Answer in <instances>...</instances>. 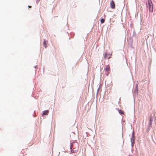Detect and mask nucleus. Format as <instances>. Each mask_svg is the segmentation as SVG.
I'll list each match as a JSON object with an SVG mask.
<instances>
[{
  "instance_id": "obj_1",
  "label": "nucleus",
  "mask_w": 156,
  "mask_h": 156,
  "mask_svg": "<svg viewBox=\"0 0 156 156\" xmlns=\"http://www.w3.org/2000/svg\"><path fill=\"white\" fill-rule=\"evenodd\" d=\"M148 3L149 6V11L150 12H153V5L151 0H148Z\"/></svg>"
},
{
  "instance_id": "obj_2",
  "label": "nucleus",
  "mask_w": 156,
  "mask_h": 156,
  "mask_svg": "<svg viewBox=\"0 0 156 156\" xmlns=\"http://www.w3.org/2000/svg\"><path fill=\"white\" fill-rule=\"evenodd\" d=\"M138 86L137 84L135 86V88L134 89V91L133 92V98H135L136 97V96L138 94Z\"/></svg>"
},
{
  "instance_id": "obj_3",
  "label": "nucleus",
  "mask_w": 156,
  "mask_h": 156,
  "mask_svg": "<svg viewBox=\"0 0 156 156\" xmlns=\"http://www.w3.org/2000/svg\"><path fill=\"white\" fill-rule=\"evenodd\" d=\"M70 148L71 149V151L72 153H75L77 151V150H75V148L74 147V144L73 143L71 144Z\"/></svg>"
},
{
  "instance_id": "obj_4",
  "label": "nucleus",
  "mask_w": 156,
  "mask_h": 156,
  "mask_svg": "<svg viewBox=\"0 0 156 156\" xmlns=\"http://www.w3.org/2000/svg\"><path fill=\"white\" fill-rule=\"evenodd\" d=\"M110 5L111 8L112 9H114L115 8V4L113 0H112L110 2Z\"/></svg>"
},
{
  "instance_id": "obj_5",
  "label": "nucleus",
  "mask_w": 156,
  "mask_h": 156,
  "mask_svg": "<svg viewBox=\"0 0 156 156\" xmlns=\"http://www.w3.org/2000/svg\"><path fill=\"white\" fill-rule=\"evenodd\" d=\"M111 54L110 53H108L107 52H106L104 54V58L106 59L107 58L109 59L110 58V57L109 56L108 57V55H111Z\"/></svg>"
},
{
  "instance_id": "obj_6",
  "label": "nucleus",
  "mask_w": 156,
  "mask_h": 156,
  "mask_svg": "<svg viewBox=\"0 0 156 156\" xmlns=\"http://www.w3.org/2000/svg\"><path fill=\"white\" fill-rule=\"evenodd\" d=\"M48 41L45 39H44V41L43 42V45L45 48H46L47 47V42Z\"/></svg>"
},
{
  "instance_id": "obj_7",
  "label": "nucleus",
  "mask_w": 156,
  "mask_h": 156,
  "mask_svg": "<svg viewBox=\"0 0 156 156\" xmlns=\"http://www.w3.org/2000/svg\"><path fill=\"white\" fill-rule=\"evenodd\" d=\"M110 69V68L108 65H107L106 67L104 68V70L106 71H108Z\"/></svg>"
},
{
  "instance_id": "obj_8",
  "label": "nucleus",
  "mask_w": 156,
  "mask_h": 156,
  "mask_svg": "<svg viewBox=\"0 0 156 156\" xmlns=\"http://www.w3.org/2000/svg\"><path fill=\"white\" fill-rule=\"evenodd\" d=\"M49 111L48 110H46L45 111H44L43 112V115H48V114L49 112Z\"/></svg>"
},
{
  "instance_id": "obj_9",
  "label": "nucleus",
  "mask_w": 156,
  "mask_h": 156,
  "mask_svg": "<svg viewBox=\"0 0 156 156\" xmlns=\"http://www.w3.org/2000/svg\"><path fill=\"white\" fill-rule=\"evenodd\" d=\"M75 143H74V147L75 148V150H77V151H78V145L77 144H74Z\"/></svg>"
},
{
  "instance_id": "obj_10",
  "label": "nucleus",
  "mask_w": 156,
  "mask_h": 156,
  "mask_svg": "<svg viewBox=\"0 0 156 156\" xmlns=\"http://www.w3.org/2000/svg\"><path fill=\"white\" fill-rule=\"evenodd\" d=\"M105 22V19L102 18L100 20V22L101 24L104 23Z\"/></svg>"
},
{
  "instance_id": "obj_11",
  "label": "nucleus",
  "mask_w": 156,
  "mask_h": 156,
  "mask_svg": "<svg viewBox=\"0 0 156 156\" xmlns=\"http://www.w3.org/2000/svg\"><path fill=\"white\" fill-rule=\"evenodd\" d=\"M119 113L121 114H124V112L122 110H119Z\"/></svg>"
},
{
  "instance_id": "obj_12",
  "label": "nucleus",
  "mask_w": 156,
  "mask_h": 156,
  "mask_svg": "<svg viewBox=\"0 0 156 156\" xmlns=\"http://www.w3.org/2000/svg\"><path fill=\"white\" fill-rule=\"evenodd\" d=\"M130 44H132L133 43V40L132 38L131 37L130 38Z\"/></svg>"
},
{
  "instance_id": "obj_13",
  "label": "nucleus",
  "mask_w": 156,
  "mask_h": 156,
  "mask_svg": "<svg viewBox=\"0 0 156 156\" xmlns=\"http://www.w3.org/2000/svg\"><path fill=\"white\" fill-rule=\"evenodd\" d=\"M129 46L131 48H134L133 47L132 44H129Z\"/></svg>"
},
{
  "instance_id": "obj_14",
  "label": "nucleus",
  "mask_w": 156,
  "mask_h": 156,
  "mask_svg": "<svg viewBox=\"0 0 156 156\" xmlns=\"http://www.w3.org/2000/svg\"><path fill=\"white\" fill-rule=\"evenodd\" d=\"M40 1V0H36V3L37 4H38L39 2Z\"/></svg>"
},
{
  "instance_id": "obj_15",
  "label": "nucleus",
  "mask_w": 156,
  "mask_h": 156,
  "mask_svg": "<svg viewBox=\"0 0 156 156\" xmlns=\"http://www.w3.org/2000/svg\"><path fill=\"white\" fill-rule=\"evenodd\" d=\"M99 91H97V94H96V95H97V96H96V98H97V97H98V93H99Z\"/></svg>"
},
{
  "instance_id": "obj_16",
  "label": "nucleus",
  "mask_w": 156,
  "mask_h": 156,
  "mask_svg": "<svg viewBox=\"0 0 156 156\" xmlns=\"http://www.w3.org/2000/svg\"><path fill=\"white\" fill-rule=\"evenodd\" d=\"M133 35H135L136 34V32H135L134 31L133 32Z\"/></svg>"
},
{
  "instance_id": "obj_17",
  "label": "nucleus",
  "mask_w": 156,
  "mask_h": 156,
  "mask_svg": "<svg viewBox=\"0 0 156 156\" xmlns=\"http://www.w3.org/2000/svg\"><path fill=\"white\" fill-rule=\"evenodd\" d=\"M100 90V87H99L98 88L97 91H99Z\"/></svg>"
},
{
  "instance_id": "obj_18",
  "label": "nucleus",
  "mask_w": 156,
  "mask_h": 156,
  "mask_svg": "<svg viewBox=\"0 0 156 156\" xmlns=\"http://www.w3.org/2000/svg\"><path fill=\"white\" fill-rule=\"evenodd\" d=\"M31 6H30V5H28V8H31Z\"/></svg>"
},
{
  "instance_id": "obj_19",
  "label": "nucleus",
  "mask_w": 156,
  "mask_h": 156,
  "mask_svg": "<svg viewBox=\"0 0 156 156\" xmlns=\"http://www.w3.org/2000/svg\"><path fill=\"white\" fill-rule=\"evenodd\" d=\"M37 66L36 65L35 66H34V67L36 69L37 68Z\"/></svg>"
},
{
  "instance_id": "obj_20",
  "label": "nucleus",
  "mask_w": 156,
  "mask_h": 156,
  "mask_svg": "<svg viewBox=\"0 0 156 156\" xmlns=\"http://www.w3.org/2000/svg\"><path fill=\"white\" fill-rule=\"evenodd\" d=\"M151 122H150V124L149 125H151Z\"/></svg>"
},
{
  "instance_id": "obj_21",
  "label": "nucleus",
  "mask_w": 156,
  "mask_h": 156,
  "mask_svg": "<svg viewBox=\"0 0 156 156\" xmlns=\"http://www.w3.org/2000/svg\"><path fill=\"white\" fill-rule=\"evenodd\" d=\"M67 27H68V22H67Z\"/></svg>"
},
{
  "instance_id": "obj_22",
  "label": "nucleus",
  "mask_w": 156,
  "mask_h": 156,
  "mask_svg": "<svg viewBox=\"0 0 156 156\" xmlns=\"http://www.w3.org/2000/svg\"><path fill=\"white\" fill-rule=\"evenodd\" d=\"M108 73L107 74H106V75H107V76H108Z\"/></svg>"
},
{
  "instance_id": "obj_23",
  "label": "nucleus",
  "mask_w": 156,
  "mask_h": 156,
  "mask_svg": "<svg viewBox=\"0 0 156 156\" xmlns=\"http://www.w3.org/2000/svg\"><path fill=\"white\" fill-rule=\"evenodd\" d=\"M101 84H100V85H99V87H100V86H101Z\"/></svg>"
}]
</instances>
